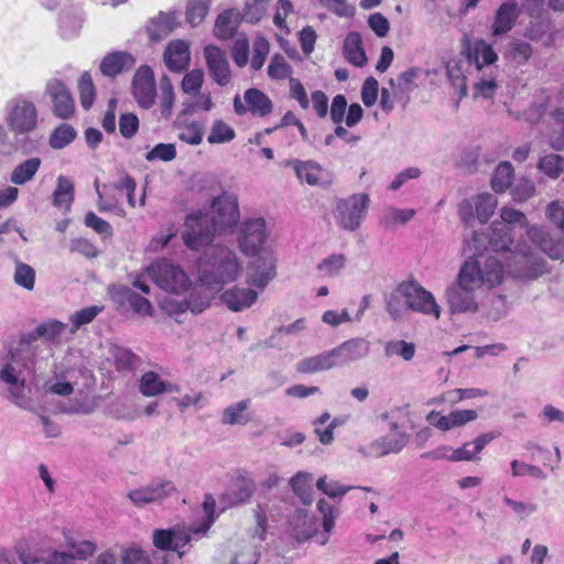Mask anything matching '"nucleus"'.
<instances>
[{
  "label": "nucleus",
  "mask_w": 564,
  "mask_h": 564,
  "mask_svg": "<svg viewBox=\"0 0 564 564\" xmlns=\"http://www.w3.org/2000/svg\"><path fill=\"white\" fill-rule=\"evenodd\" d=\"M488 243L492 251L507 252L509 271L519 278H534L541 271V263L530 248L517 246L514 251L509 247L513 243L512 228L506 223L494 221L490 226Z\"/></svg>",
  "instance_id": "nucleus-1"
},
{
  "label": "nucleus",
  "mask_w": 564,
  "mask_h": 564,
  "mask_svg": "<svg viewBox=\"0 0 564 564\" xmlns=\"http://www.w3.org/2000/svg\"><path fill=\"white\" fill-rule=\"evenodd\" d=\"M241 273V265L235 251L224 246L213 248L208 260L200 265L199 280L209 289H219L234 282Z\"/></svg>",
  "instance_id": "nucleus-2"
},
{
  "label": "nucleus",
  "mask_w": 564,
  "mask_h": 564,
  "mask_svg": "<svg viewBox=\"0 0 564 564\" xmlns=\"http://www.w3.org/2000/svg\"><path fill=\"white\" fill-rule=\"evenodd\" d=\"M475 272L471 265L463 264L456 283L447 290L446 296L452 313L477 311L474 293L479 286L477 281L471 278Z\"/></svg>",
  "instance_id": "nucleus-3"
},
{
  "label": "nucleus",
  "mask_w": 564,
  "mask_h": 564,
  "mask_svg": "<svg viewBox=\"0 0 564 564\" xmlns=\"http://www.w3.org/2000/svg\"><path fill=\"white\" fill-rule=\"evenodd\" d=\"M148 273L160 289L175 294L185 291L189 283L186 273L167 260L152 263Z\"/></svg>",
  "instance_id": "nucleus-4"
},
{
  "label": "nucleus",
  "mask_w": 564,
  "mask_h": 564,
  "mask_svg": "<svg viewBox=\"0 0 564 564\" xmlns=\"http://www.w3.org/2000/svg\"><path fill=\"white\" fill-rule=\"evenodd\" d=\"M216 232L207 215L191 214L185 219L182 239L187 248L198 251L213 242Z\"/></svg>",
  "instance_id": "nucleus-5"
},
{
  "label": "nucleus",
  "mask_w": 564,
  "mask_h": 564,
  "mask_svg": "<svg viewBox=\"0 0 564 564\" xmlns=\"http://www.w3.org/2000/svg\"><path fill=\"white\" fill-rule=\"evenodd\" d=\"M369 207L367 194H354L339 199L335 207V218L338 226L345 230H356Z\"/></svg>",
  "instance_id": "nucleus-6"
},
{
  "label": "nucleus",
  "mask_w": 564,
  "mask_h": 564,
  "mask_svg": "<svg viewBox=\"0 0 564 564\" xmlns=\"http://www.w3.org/2000/svg\"><path fill=\"white\" fill-rule=\"evenodd\" d=\"M210 223L217 232L234 228L240 218L238 199L234 195L223 194L213 200Z\"/></svg>",
  "instance_id": "nucleus-7"
},
{
  "label": "nucleus",
  "mask_w": 564,
  "mask_h": 564,
  "mask_svg": "<svg viewBox=\"0 0 564 564\" xmlns=\"http://www.w3.org/2000/svg\"><path fill=\"white\" fill-rule=\"evenodd\" d=\"M254 492L256 481L251 475L245 469H238L231 478L228 490L220 496V501L228 508H234L250 501Z\"/></svg>",
  "instance_id": "nucleus-8"
},
{
  "label": "nucleus",
  "mask_w": 564,
  "mask_h": 564,
  "mask_svg": "<svg viewBox=\"0 0 564 564\" xmlns=\"http://www.w3.org/2000/svg\"><path fill=\"white\" fill-rule=\"evenodd\" d=\"M402 290L405 293V300L410 311L431 315L436 319L440 318L441 308L430 291L425 290L416 281H404Z\"/></svg>",
  "instance_id": "nucleus-9"
},
{
  "label": "nucleus",
  "mask_w": 564,
  "mask_h": 564,
  "mask_svg": "<svg viewBox=\"0 0 564 564\" xmlns=\"http://www.w3.org/2000/svg\"><path fill=\"white\" fill-rule=\"evenodd\" d=\"M243 100L242 102L239 95L234 98V109L238 116L251 113L264 118L273 111L272 100L258 88H248L243 94Z\"/></svg>",
  "instance_id": "nucleus-10"
},
{
  "label": "nucleus",
  "mask_w": 564,
  "mask_h": 564,
  "mask_svg": "<svg viewBox=\"0 0 564 564\" xmlns=\"http://www.w3.org/2000/svg\"><path fill=\"white\" fill-rule=\"evenodd\" d=\"M267 239V227L263 218L246 220L238 236L239 248L242 253L253 257L259 253Z\"/></svg>",
  "instance_id": "nucleus-11"
},
{
  "label": "nucleus",
  "mask_w": 564,
  "mask_h": 564,
  "mask_svg": "<svg viewBox=\"0 0 564 564\" xmlns=\"http://www.w3.org/2000/svg\"><path fill=\"white\" fill-rule=\"evenodd\" d=\"M463 264H469L475 269L473 273L477 285L492 289L502 283L506 269L502 261L495 256L488 257L482 264H479L474 258H469Z\"/></svg>",
  "instance_id": "nucleus-12"
},
{
  "label": "nucleus",
  "mask_w": 564,
  "mask_h": 564,
  "mask_svg": "<svg viewBox=\"0 0 564 564\" xmlns=\"http://www.w3.org/2000/svg\"><path fill=\"white\" fill-rule=\"evenodd\" d=\"M132 95L143 109L153 107L156 98V84L154 73L148 65L140 66L132 79Z\"/></svg>",
  "instance_id": "nucleus-13"
},
{
  "label": "nucleus",
  "mask_w": 564,
  "mask_h": 564,
  "mask_svg": "<svg viewBox=\"0 0 564 564\" xmlns=\"http://www.w3.org/2000/svg\"><path fill=\"white\" fill-rule=\"evenodd\" d=\"M177 491L172 480L161 479L147 486L129 491L128 497L135 507L153 502H162Z\"/></svg>",
  "instance_id": "nucleus-14"
},
{
  "label": "nucleus",
  "mask_w": 564,
  "mask_h": 564,
  "mask_svg": "<svg viewBox=\"0 0 564 564\" xmlns=\"http://www.w3.org/2000/svg\"><path fill=\"white\" fill-rule=\"evenodd\" d=\"M51 98L52 112L59 119H69L75 112V101L66 85L59 79H52L45 88Z\"/></svg>",
  "instance_id": "nucleus-15"
},
{
  "label": "nucleus",
  "mask_w": 564,
  "mask_h": 564,
  "mask_svg": "<svg viewBox=\"0 0 564 564\" xmlns=\"http://www.w3.org/2000/svg\"><path fill=\"white\" fill-rule=\"evenodd\" d=\"M8 126L18 134L33 131L37 126V111L33 102L19 100L11 109Z\"/></svg>",
  "instance_id": "nucleus-16"
},
{
  "label": "nucleus",
  "mask_w": 564,
  "mask_h": 564,
  "mask_svg": "<svg viewBox=\"0 0 564 564\" xmlns=\"http://www.w3.org/2000/svg\"><path fill=\"white\" fill-rule=\"evenodd\" d=\"M463 53L467 62L474 64L478 70L486 65L494 64L498 58L492 46L481 37H464Z\"/></svg>",
  "instance_id": "nucleus-17"
},
{
  "label": "nucleus",
  "mask_w": 564,
  "mask_h": 564,
  "mask_svg": "<svg viewBox=\"0 0 564 564\" xmlns=\"http://www.w3.org/2000/svg\"><path fill=\"white\" fill-rule=\"evenodd\" d=\"M204 55L209 76L219 86H227L231 80V72L226 53L215 45H207Z\"/></svg>",
  "instance_id": "nucleus-18"
},
{
  "label": "nucleus",
  "mask_w": 564,
  "mask_h": 564,
  "mask_svg": "<svg viewBox=\"0 0 564 564\" xmlns=\"http://www.w3.org/2000/svg\"><path fill=\"white\" fill-rule=\"evenodd\" d=\"M183 25L182 12L178 10L159 11L145 24L148 35H169Z\"/></svg>",
  "instance_id": "nucleus-19"
},
{
  "label": "nucleus",
  "mask_w": 564,
  "mask_h": 564,
  "mask_svg": "<svg viewBox=\"0 0 564 564\" xmlns=\"http://www.w3.org/2000/svg\"><path fill=\"white\" fill-rule=\"evenodd\" d=\"M290 164L302 183L311 186H325L332 183L329 173L313 161L293 160Z\"/></svg>",
  "instance_id": "nucleus-20"
},
{
  "label": "nucleus",
  "mask_w": 564,
  "mask_h": 564,
  "mask_svg": "<svg viewBox=\"0 0 564 564\" xmlns=\"http://www.w3.org/2000/svg\"><path fill=\"white\" fill-rule=\"evenodd\" d=\"M528 239L542 252L552 259H562L564 256V240L553 239L543 228L533 226L528 230Z\"/></svg>",
  "instance_id": "nucleus-21"
},
{
  "label": "nucleus",
  "mask_w": 564,
  "mask_h": 564,
  "mask_svg": "<svg viewBox=\"0 0 564 564\" xmlns=\"http://www.w3.org/2000/svg\"><path fill=\"white\" fill-rule=\"evenodd\" d=\"M191 541L188 533H178L174 529H156L152 535L153 545L160 551H176L182 556L183 549Z\"/></svg>",
  "instance_id": "nucleus-22"
},
{
  "label": "nucleus",
  "mask_w": 564,
  "mask_h": 564,
  "mask_svg": "<svg viewBox=\"0 0 564 564\" xmlns=\"http://www.w3.org/2000/svg\"><path fill=\"white\" fill-rule=\"evenodd\" d=\"M163 58L166 67L171 72H183L185 68H187L191 61L188 44L180 39L172 41L166 46Z\"/></svg>",
  "instance_id": "nucleus-23"
},
{
  "label": "nucleus",
  "mask_w": 564,
  "mask_h": 564,
  "mask_svg": "<svg viewBox=\"0 0 564 564\" xmlns=\"http://www.w3.org/2000/svg\"><path fill=\"white\" fill-rule=\"evenodd\" d=\"M275 274V259L271 254H265L254 260L247 282L262 290Z\"/></svg>",
  "instance_id": "nucleus-24"
},
{
  "label": "nucleus",
  "mask_w": 564,
  "mask_h": 564,
  "mask_svg": "<svg viewBox=\"0 0 564 564\" xmlns=\"http://www.w3.org/2000/svg\"><path fill=\"white\" fill-rule=\"evenodd\" d=\"M521 13L516 0H508L499 6L496 11L491 35H502L511 31Z\"/></svg>",
  "instance_id": "nucleus-25"
},
{
  "label": "nucleus",
  "mask_w": 564,
  "mask_h": 564,
  "mask_svg": "<svg viewBox=\"0 0 564 564\" xmlns=\"http://www.w3.org/2000/svg\"><path fill=\"white\" fill-rule=\"evenodd\" d=\"M39 339H41V336L37 335V327L32 332L22 333L19 338L18 347L10 351V359L13 362L22 364L24 367L33 365L36 358V347H34V343Z\"/></svg>",
  "instance_id": "nucleus-26"
},
{
  "label": "nucleus",
  "mask_w": 564,
  "mask_h": 564,
  "mask_svg": "<svg viewBox=\"0 0 564 564\" xmlns=\"http://www.w3.org/2000/svg\"><path fill=\"white\" fill-rule=\"evenodd\" d=\"M257 299V291L238 286L228 289L220 295L221 302L232 312L249 308Z\"/></svg>",
  "instance_id": "nucleus-27"
},
{
  "label": "nucleus",
  "mask_w": 564,
  "mask_h": 564,
  "mask_svg": "<svg viewBox=\"0 0 564 564\" xmlns=\"http://www.w3.org/2000/svg\"><path fill=\"white\" fill-rule=\"evenodd\" d=\"M293 536L299 542H304L314 536L318 530V521L304 510H296L290 518Z\"/></svg>",
  "instance_id": "nucleus-28"
},
{
  "label": "nucleus",
  "mask_w": 564,
  "mask_h": 564,
  "mask_svg": "<svg viewBox=\"0 0 564 564\" xmlns=\"http://www.w3.org/2000/svg\"><path fill=\"white\" fill-rule=\"evenodd\" d=\"M336 367L347 365L366 352V345L362 339L352 338L330 349Z\"/></svg>",
  "instance_id": "nucleus-29"
},
{
  "label": "nucleus",
  "mask_w": 564,
  "mask_h": 564,
  "mask_svg": "<svg viewBox=\"0 0 564 564\" xmlns=\"http://www.w3.org/2000/svg\"><path fill=\"white\" fill-rule=\"evenodd\" d=\"M139 391L144 397H156L166 391L177 392L178 387L163 381L155 371L150 370L141 376Z\"/></svg>",
  "instance_id": "nucleus-30"
},
{
  "label": "nucleus",
  "mask_w": 564,
  "mask_h": 564,
  "mask_svg": "<svg viewBox=\"0 0 564 564\" xmlns=\"http://www.w3.org/2000/svg\"><path fill=\"white\" fill-rule=\"evenodd\" d=\"M336 368L330 350L307 357L296 364V371L301 375H313Z\"/></svg>",
  "instance_id": "nucleus-31"
},
{
  "label": "nucleus",
  "mask_w": 564,
  "mask_h": 564,
  "mask_svg": "<svg viewBox=\"0 0 564 564\" xmlns=\"http://www.w3.org/2000/svg\"><path fill=\"white\" fill-rule=\"evenodd\" d=\"M243 20V15L237 9L223 11L216 19L214 35H236L238 26Z\"/></svg>",
  "instance_id": "nucleus-32"
},
{
  "label": "nucleus",
  "mask_w": 564,
  "mask_h": 564,
  "mask_svg": "<svg viewBox=\"0 0 564 564\" xmlns=\"http://www.w3.org/2000/svg\"><path fill=\"white\" fill-rule=\"evenodd\" d=\"M250 400H241L240 402L229 405L221 414V422L226 425H246L251 421V415L248 413Z\"/></svg>",
  "instance_id": "nucleus-33"
},
{
  "label": "nucleus",
  "mask_w": 564,
  "mask_h": 564,
  "mask_svg": "<svg viewBox=\"0 0 564 564\" xmlns=\"http://www.w3.org/2000/svg\"><path fill=\"white\" fill-rule=\"evenodd\" d=\"M132 62L133 58L130 54L124 52H115L104 57L100 63V70L107 76H116Z\"/></svg>",
  "instance_id": "nucleus-34"
},
{
  "label": "nucleus",
  "mask_w": 564,
  "mask_h": 564,
  "mask_svg": "<svg viewBox=\"0 0 564 564\" xmlns=\"http://www.w3.org/2000/svg\"><path fill=\"white\" fill-rule=\"evenodd\" d=\"M40 158L28 159L18 164L11 173L10 181L15 185H23L31 181L41 166Z\"/></svg>",
  "instance_id": "nucleus-35"
},
{
  "label": "nucleus",
  "mask_w": 564,
  "mask_h": 564,
  "mask_svg": "<svg viewBox=\"0 0 564 564\" xmlns=\"http://www.w3.org/2000/svg\"><path fill=\"white\" fill-rule=\"evenodd\" d=\"M404 281L399 283L398 286L386 297V310L393 319H400L404 312L408 311L405 293L402 288Z\"/></svg>",
  "instance_id": "nucleus-36"
},
{
  "label": "nucleus",
  "mask_w": 564,
  "mask_h": 564,
  "mask_svg": "<svg viewBox=\"0 0 564 564\" xmlns=\"http://www.w3.org/2000/svg\"><path fill=\"white\" fill-rule=\"evenodd\" d=\"M210 0H187L185 7V22L192 29L198 26L209 11Z\"/></svg>",
  "instance_id": "nucleus-37"
},
{
  "label": "nucleus",
  "mask_w": 564,
  "mask_h": 564,
  "mask_svg": "<svg viewBox=\"0 0 564 564\" xmlns=\"http://www.w3.org/2000/svg\"><path fill=\"white\" fill-rule=\"evenodd\" d=\"M514 170L510 162H500L491 177V188L496 193H505L512 184Z\"/></svg>",
  "instance_id": "nucleus-38"
},
{
  "label": "nucleus",
  "mask_w": 564,
  "mask_h": 564,
  "mask_svg": "<svg viewBox=\"0 0 564 564\" xmlns=\"http://www.w3.org/2000/svg\"><path fill=\"white\" fill-rule=\"evenodd\" d=\"M344 55L347 62L356 67H362L367 63V56L361 37H345Z\"/></svg>",
  "instance_id": "nucleus-39"
},
{
  "label": "nucleus",
  "mask_w": 564,
  "mask_h": 564,
  "mask_svg": "<svg viewBox=\"0 0 564 564\" xmlns=\"http://www.w3.org/2000/svg\"><path fill=\"white\" fill-rule=\"evenodd\" d=\"M119 294L121 295L123 301H126L130 305V307L135 314L145 316H152L154 314V310L151 302L148 299L137 294L129 288L121 289Z\"/></svg>",
  "instance_id": "nucleus-40"
},
{
  "label": "nucleus",
  "mask_w": 564,
  "mask_h": 564,
  "mask_svg": "<svg viewBox=\"0 0 564 564\" xmlns=\"http://www.w3.org/2000/svg\"><path fill=\"white\" fill-rule=\"evenodd\" d=\"M448 79L452 86L457 89L460 98L467 95L466 76L463 70V61L451 59L446 64Z\"/></svg>",
  "instance_id": "nucleus-41"
},
{
  "label": "nucleus",
  "mask_w": 564,
  "mask_h": 564,
  "mask_svg": "<svg viewBox=\"0 0 564 564\" xmlns=\"http://www.w3.org/2000/svg\"><path fill=\"white\" fill-rule=\"evenodd\" d=\"M160 89H161L160 105H159L160 113L163 118L167 119L171 117L172 111H173L174 101H175V93H174L172 82L166 75H164L160 80Z\"/></svg>",
  "instance_id": "nucleus-42"
},
{
  "label": "nucleus",
  "mask_w": 564,
  "mask_h": 564,
  "mask_svg": "<svg viewBox=\"0 0 564 564\" xmlns=\"http://www.w3.org/2000/svg\"><path fill=\"white\" fill-rule=\"evenodd\" d=\"M311 480V476L302 471L295 474L290 480V485L294 494L301 499V501L304 505L307 506L311 505L313 501Z\"/></svg>",
  "instance_id": "nucleus-43"
},
{
  "label": "nucleus",
  "mask_w": 564,
  "mask_h": 564,
  "mask_svg": "<svg viewBox=\"0 0 564 564\" xmlns=\"http://www.w3.org/2000/svg\"><path fill=\"white\" fill-rule=\"evenodd\" d=\"M76 135V130L70 124L62 123L50 134L48 144L55 150L64 149L75 140Z\"/></svg>",
  "instance_id": "nucleus-44"
},
{
  "label": "nucleus",
  "mask_w": 564,
  "mask_h": 564,
  "mask_svg": "<svg viewBox=\"0 0 564 564\" xmlns=\"http://www.w3.org/2000/svg\"><path fill=\"white\" fill-rule=\"evenodd\" d=\"M497 198L489 193L475 197V213L480 223L485 224L489 220L497 208Z\"/></svg>",
  "instance_id": "nucleus-45"
},
{
  "label": "nucleus",
  "mask_w": 564,
  "mask_h": 564,
  "mask_svg": "<svg viewBox=\"0 0 564 564\" xmlns=\"http://www.w3.org/2000/svg\"><path fill=\"white\" fill-rule=\"evenodd\" d=\"M538 167L547 177L556 180L564 171V160L558 154H547L540 159Z\"/></svg>",
  "instance_id": "nucleus-46"
},
{
  "label": "nucleus",
  "mask_w": 564,
  "mask_h": 564,
  "mask_svg": "<svg viewBox=\"0 0 564 564\" xmlns=\"http://www.w3.org/2000/svg\"><path fill=\"white\" fill-rule=\"evenodd\" d=\"M78 90L82 107L84 109H89L94 104L96 89L91 75L88 72H84L80 75L78 80Z\"/></svg>",
  "instance_id": "nucleus-47"
},
{
  "label": "nucleus",
  "mask_w": 564,
  "mask_h": 564,
  "mask_svg": "<svg viewBox=\"0 0 564 564\" xmlns=\"http://www.w3.org/2000/svg\"><path fill=\"white\" fill-rule=\"evenodd\" d=\"M236 138L235 130L223 120H216L210 129L207 141L210 144L230 142Z\"/></svg>",
  "instance_id": "nucleus-48"
},
{
  "label": "nucleus",
  "mask_w": 564,
  "mask_h": 564,
  "mask_svg": "<svg viewBox=\"0 0 564 564\" xmlns=\"http://www.w3.org/2000/svg\"><path fill=\"white\" fill-rule=\"evenodd\" d=\"M13 280L19 286L32 291L35 285V271L29 264L17 262Z\"/></svg>",
  "instance_id": "nucleus-49"
},
{
  "label": "nucleus",
  "mask_w": 564,
  "mask_h": 564,
  "mask_svg": "<svg viewBox=\"0 0 564 564\" xmlns=\"http://www.w3.org/2000/svg\"><path fill=\"white\" fill-rule=\"evenodd\" d=\"M101 311L102 306L97 305L88 306L79 311H76L69 318L72 322L70 333L74 334L83 325L91 323Z\"/></svg>",
  "instance_id": "nucleus-50"
},
{
  "label": "nucleus",
  "mask_w": 564,
  "mask_h": 564,
  "mask_svg": "<svg viewBox=\"0 0 564 564\" xmlns=\"http://www.w3.org/2000/svg\"><path fill=\"white\" fill-rule=\"evenodd\" d=\"M209 302L210 295L206 291L202 289H194L184 301V304L186 305V311L189 310L194 314H198L209 306Z\"/></svg>",
  "instance_id": "nucleus-51"
},
{
  "label": "nucleus",
  "mask_w": 564,
  "mask_h": 564,
  "mask_svg": "<svg viewBox=\"0 0 564 564\" xmlns=\"http://www.w3.org/2000/svg\"><path fill=\"white\" fill-rule=\"evenodd\" d=\"M65 329V323L57 319H50L37 325V335L47 343H55Z\"/></svg>",
  "instance_id": "nucleus-52"
},
{
  "label": "nucleus",
  "mask_w": 564,
  "mask_h": 564,
  "mask_svg": "<svg viewBox=\"0 0 564 564\" xmlns=\"http://www.w3.org/2000/svg\"><path fill=\"white\" fill-rule=\"evenodd\" d=\"M74 199V185L70 180L65 176H59L57 186L53 194L54 205L62 206L69 204Z\"/></svg>",
  "instance_id": "nucleus-53"
},
{
  "label": "nucleus",
  "mask_w": 564,
  "mask_h": 564,
  "mask_svg": "<svg viewBox=\"0 0 564 564\" xmlns=\"http://www.w3.org/2000/svg\"><path fill=\"white\" fill-rule=\"evenodd\" d=\"M139 357L126 348H117L113 352V366L117 371H132Z\"/></svg>",
  "instance_id": "nucleus-54"
},
{
  "label": "nucleus",
  "mask_w": 564,
  "mask_h": 564,
  "mask_svg": "<svg viewBox=\"0 0 564 564\" xmlns=\"http://www.w3.org/2000/svg\"><path fill=\"white\" fill-rule=\"evenodd\" d=\"M292 74V67L281 54L272 56L269 66L268 75L272 79L283 80Z\"/></svg>",
  "instance_id": "nucleus-55"
},
{
  "label": "nucleus",
  "mask_w": 564,
  "mask_h": 564,
  "mask_svg": "<svg viewBox=\"0 0 564 564\" xmlns=\"http://www.w3.org/2000/svg\"><path fill=\"white\" fill-rule=\"evenodd\" d=\"M532 54V48L529 43L514 40L509 44V47L506 53V57L518 63H525Z\"/></svg>",
  "instance_id": "nucleus-56"
},
{
  "label": "nucleus",
  "mask_w": 564,
  "mask_h": 564,
  "mask_svg": "<svg viewBox=\"0 0 564 564\" xmlns=\"http://www.w3.org/2000/svg\"><path fill=\"white\" fill-rule=\"evenodd\" d=\"M178 139L187 144L197 145L203 141V124L192 121L184 124L178 133Z\"/></svg>",
  "instance_id": "nucleus-57"
},
{
  "label": "nucleus",
  "mask_w": 564,
  "mask_h": 564,
  "mask_svg": "<svg viewBox=\"0 0 564 564\" xmlns=\"http://www.w3.org/2000/svg\"><path fill=\"white\" fill-rule=\"evenodd\" d=\"M270 52V44L267 37H257L253 43V54L250 61L251 68L254 70H259Z\"/></svg>",
  "instance_id": "nucleus-58"
},
{
  "label": "nucleus",
  "mask_w": 564,
  "mask_h": 564,
  "mask_svg": "<svg viewBox=\"0 0 564 564\" xmlns=\"http://www.w3.org/2000/svg\"><path fill=\"white\" fill-rule=\"evenodd\" d=\"M485 395H487V391L477 388L453 389L447 391L443 399L452 404H456L465 399H476Z\"/></svg>",
  "instance_id": "nucleus-59"
},
{
  "label": "nucleus",
  "mask_w": 564,
  "mask_h": 564,
  "mask_svg": "<svg viewBox=\"0 0 564 564\" xmlns=\"http://www.w3.org/2000/svg\"><path fill=\"white\" fill-rule=\"evenodd\" d=\"M535 194V185L532 180L521 177L516 186L511 189V195L514 202L523 203Z\"/></svg>",
  "instance_id": "nucleus-60"
},
{
  "label": "nucleus",
  "mask_w": 564,
  "mask_h": 564,
  "mask_svg": "<svg viewBox=\"0 0 564 564\" xmlns=\"http://www.w3.org/2000/svg\"><path fill=\"white\" fill-rule=\"evenodd\" d=\"M271 0H254L252 3L247 2L243 8V19L246 22L254 24L259 22L265 12Z\"/></svg>",
  "instance_id": "nucleus-61"
},
{
  "label": "nucleus",
  "mask_w": 564,
  "mask_h": 564,
  "mask_svg": "<svg viewBox=\"0 0 564 564\" xmlns=\"http://www.w3.org/2000/svg\"><path fill=\"white\" fill-rule=\"evenodd\" d=\"M204 83V73L202 69H192L186 73L182 80V89L186 94H198Z\"/></svg>",
  "instance_id": "nucleus-62"
},
{
  "label": "nucleus",
  "mask_w": 564,
  "mask_h": 564,
  "mask_svg": "<svg viewBox=\"0 0 564 564\" xmlns=\"http://www.w3.org/2000/svg\"><path fill=\"white\" fill-rule=\"evenodd\" d=\"M256 519V527L252 529L251 536L264 541L268 532V517L261 505H257L252 510Z\"/></svg>",
  "instance_id": "nucleus-63"
},
{
  "label": "nucleus",
  "mask_w": 564,
  "mask_h": 564,
  "mask_svg": "<svg viewBox=\"0 0 564 564\" xmlns=\"http://www.w3.org/2000/svg\"><path fill=\"white\" fill-rule=\"evenodd\" d=\"M545 215L549 221L564 234V204L552 200L546 206Z\"/></svg>",
  "instance_id": "nucleus-64"
}]
</instances>
